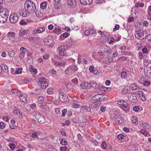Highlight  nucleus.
<instances>
[{"label": "nucleus", "mask_w": 151, "mask_h": 151, "mask_svg": "<svg viewBox=\"0 0 151 151\" xmlns=\"http://www.w3.org/2000/svg\"><path fill=\"white\" fill-rule=\"evenodd\" d=\"M60 4L59 2H56L54 4V6L55 9H58L60 7Z\"/></svg>", "instance_id": "obj_19"}, {"label": "nucleus", "mask_w": 151, "mask_h": 151, "mask_svg": "<svg viewBox=\"0 0 151 151\" xmlns=\"http://www.w3.org/2000/svg\"><path fill=\"white\" fill-rule=\"evenodd\" d=\"M105 60L106 63L107 64L112 63L113 61L112 58H106Z\"/></svg>", "instance_id": "obj_30"}, {"label": "nucleus", "mask_w": 151, "mask_h": 151, "mask_svg": "<svg viewBox=\"0 0 151 151\" xmlns=\"http://www.w3.org/2000/svg\"><path fill=\"white\" fill-rule=\"evenodd\" d=\"M47 2H43L40 4V7L42 9H45L47 7Z\"/></svg>", "instance_id": "obj_24"}, {"label": "nucleus", "mask_w": 151, "mask_h": 151, "mask_svg": "<svg viewBox=\"0 0 151 151\" xmlns=\"http://www.w3.org/2000/svg\"><path fill=\"white\" fill-rule=\"evenodd\" d=\"M47 93L49 94H52L53 93V90L51 88H49L47 91Z\"/></svg>", "instance_id": "obj_50"}, {"label": "nucleus", "mask_w": 151, "mask_h": 151, "mask_svg": "<svg viewBox=\"0 0 151 151\" xmlns=\"http://www.w3.org/2000/svg\"><path fill=\"white\" fill-rule=\"evenodd\" d=\"M8 37H12L15 36V33L14 32H9L7 34Z\"/></svg>", "instance_id": "obj_40"}, {"label": "nucleus", "mask_w": 151, "mask_h": 151, "mask_svg": "<svg viewBox=\"0 0 151 151\" xmlns=\"http://www.w3.org/2000/svg\"><path fill=\"white\" fill-rule=\"evenodd\" d=\"M8 10L6 8L3 9L0 12V22H6L9 15Z\"/></svg>", "instance_id": "obj_2"}, {"label": "nucleus", "mask_w": 151, "mask_h": 151, "mask_svg": "<svg viewBox=\"0 0 151 151\" xmlns=\"http://www.w3.org/2000/svg\"><path fill=\"white\" fill-rule=\"evenodd\" d=\"M24 7L30 13H35L36 15L37 14L36 5L33 1L29 0L26 1L24 4Z\"/></svg>", "instance_id": "obj_1"}, {"label": "nucleus", "mask_w": 151, "mask_h": 151, "mask_svg": "<svg viewBox=\"0 0 151 151\" xmlns=\"http://www.w3.org/2000/svg\"><path fill=\"white\" fill-rule=\"evenodd\" d=\"M150 84V83L148 81H145L143 85L145 86H148Z\"/></svg>", "instance_id": "obj_57"}, {"label": "nucleus", "mask_w": 151, "mask_h": 151, "mask_svg": "<svg viewBox=\"0 0 151 151\" xmlns=\"http://www.w3.org/2000/svg\"><path fill=\"white\" fill-rule=\"evenodd\" d=\"M71 81L75 84H76L78 83V80L76 78H75L72 79Z\"/></svg>", "instance_id": "obj_49"}, {"label": "nucleus", "mask_w": 151, "mask_h": 151, "mask_svg": "<svg viewBox=\"0 0 151 151\" xmlns=\"http://www.w3.org/2000/svg\"><path fill=\"white\" fill-rule=\"evenodd\" d=\"M81 87L82 88L87 89L90 88V86L89 85V83L86 82H82L80 85Z\"/></svg>", "instance_id": "obj_13"}, {"label": "nucleus", "mask_w": 151, "mask_h": 151, "mask_svg": "<svg viewBox=\"0 0 151 151\" xmlns=\"http://www.w3.org/2000/svg\"><path fill=\"white\" fill-rule=\"evenodd\" d=\"M144 6V4L142 3H136L135 4L136 7H142Z\"/></svg>", "instance_id": "obj_29"}, {"label": "nucleus", "mask_w": 151, "mask_h": 151, "mask_svg": "<svg viewBox=\"0 0 151 151\" xmlns=\"http://www.w3.org/2000/svg\"><path fill=\"white\" fill-rule=\"evenodd\" d=\"M44 100V98L42 96H39L37 99V101L38 103L40 104H42Z\"/></svg>", "instance_id": "obj_28"}, {"label": "nucleus", "mask_w": 151, "mask_h": 151, "mask_svg": "<svg viewBox=\"0 0 151 151\" xmlns=\"http://www.w3.org/2000/svg\"><path fill=\"white\" fill-rule=\"evenodd\" d=\"M18 20V17L16 13L12 14L9 18V21L11 23H15Z\"/></svg>", "instance_id": "obj_7"}, {"label": "nucleus", "mask_w": 151, "mask_h": 151, "mask_svg": "<svg viewBox=\"0 0 151 151\" xmlns=\"http://www.w3.org/2000/svg\"><path fill=\"white\" fill-rule=\"evenodd\" d=\"M2 72L3 71L5 72H8V67L4 65L3 66H1Z\"/></svg>", "instance_id": "obj_26"}, {"label": "nucleus", "mask_w": 151, "mask_h": 151, "mask_svg": "<svg viewBox=\"0 0 151 151\" xmlns=\"http://www.w3.org/2000/svg\"><path fill=\"white\" fill-rule=\"evenodd\" d=\"M131 87L133 90H137L139 89V87L135 83H133L131 84Z\"/></svg>", "instance_id": "obj_22"}, {"label": "nucleus", "mask_w": 151, "mask_h": 151, "mask_svg": "<svg viewBox=\"0 0 151 151\" xmlns=\"http://www.w3.org/2000/svg\"><path fill=\"white\" fill-rule=\"evenodd\" d=\"M67 111V110L66 109H63L62 111V116L64 117Z\"/></svg>", "instance_id": "obj_46"}, {"label": "nucleus", "mask_w": 151, "mask_h": 151, "mask_svg": "<svg viewBox=\"0 0 151 151\" xmlns=\"http://www.w3.org/2000/svg\"><path fill=\"white\" fill-rule=\"evenodd\" d=\"M44 44L48 46H51L52 45L53 40L51 37L50 35L47 36L46 38L43 39Z\"/></svg>", "instance_id": "obj_6"}, {"label": "nucleus", "mask_w": 151, "mask_h": 151, "mask_svg": "<svg viewBox=\"0 0 151 151\" xmlns=\"http://www.w3.org/2000/svg\"><path fill=\"white\" fill-rule=\"evenodd\" d=\"M61 29L60 28H55L54 29L53 31L54 33L56 34H59L61 33Z\"/></svg>", "instance_id": "obj_21"}, {"label": "nucleus", "mask_w": 151, "mask_h": 151, "mask_svg": "<svg viewBox=\"0 0 151 151\" xmlns=\"http://www.w3.org/2000/svg\"><path fill=\"white\" fill-rule=\"evenodd\" d=\"M37 83L39 86L43 89L47 88L49 84V83L46 81L45 78H44L39 79V81L37 82Z\"/></svg>", "instance_id": "obj_3"}, {"label": "nucleus", "mask_w": 151, "mask_h": 151, "mask_svg": "<svg viewBox=\"0 0 151 151\" xmlns=\"http://www.w3.org/2000/svg\"><path fill=\"white\" fill-rule=\"evenodd\" d=\"M19 24H20L23 25L26 24L27 23L26 22H25L24 20H22L20 22Z\"/></svg>", "instance_id": "obj_63"}, {"label": "nucleus", "mask_w": 151, "mask_h": 151, "mask_svg": "<svg viewBox=\"0 0 151 151\" xmlns=\"http://www.w3.org/2000/svg\"><path fill=\"white\" fill-rule=\"evenodd\" d=\"M127 73L125 71L122 72L121 73V76L122 78H125L127 76Z\"/></svg>", "instance_id": "obj_34"}, {"label": "nucleus", "mask_w": 151, "mask_h": 151, "mask_svg": "<svg viewBox=\"0 0 151 151\" xmlns=\"http://www.w3.org/2000/svg\"><path fill=\"white\" fill-rule=\"evenodd\" d=\"M135 36L136 38H138V39L141 36L140 35V32H139V31L136 32V34L135 35Z\"/></svg>", "instance_id": "obj_42"}, {"label": "nucleus", "mask_w": 151, "mask_h": 151, "mask_svg": "<svg viewBox=\"0 0 151 151\" xmlns=\"http://www.w3.org/2000/svg\"><path fill=\"white\" fill-rule=\"evenodd\" d=\"M77 136L78 139L80 141V142H83L84 139L82 138L81 134L79 133L78 134Z\"/></svg>", "instance_id": "obj_37"}, {"label": "nucleus", "mask_w": 151, "mask_h": 151, "mask_svg": "<svg viewBox=\"0 0 151 151\" xmlns=\"http://www.w3.org/2000/svg\"><path fill=\"white\" fill-rule=\"evenodd\" d=\"M29 31L28 29L27 30H22L20 31L19 33V35L20 36H23L25 34H26Z\"/></svg>", "instance_id": "obj_20"}, {"label": "nucleus", "mask_w": 151, "mask_h": 151, "mask_svg": "<svg viewBox=\"0 0 151 151\" xmlns=\"http://www.w3.org/2000/svg\"><path fill=\"white\" fill-rule=\"evenodd\" d=\"M60 143L63 145H65L67 144V142L65 139H62L60 141Z\"/></svg>", "instance_id": "obj_38"}, {"label": "nucleus", "mask_w": 151, "mask_h": 151, "mask_svg": "<svg viewBox=\"0 0 151 151\" xmlns=\"http://www.w3.org/2000/svg\"><path fill=\"white\" fill-rule=\"evenodd\" d=\"M93 0H80V3L84 5H89L92 3Z\"/></svg>", "instance_id": "obj_12"}, {"label": "nucleus", "mask_w": 151, "mask_h": 151, "mask_svg": "<svg viewBox=\"0 0 151 151\" xmlns=\"http://www.w3.org/2000/svg\"><path fill=\"white\" fill-rule=\"evenodd\" d=\"M123 129L124 131L125 132H128L130 131L129 129L126 127H124L123 128Z\"/></svg>", "instance_id": "obj_59"}, {"label": "nucleus", "mask_w": 151, "mask_h": 151, "mask_svg": "<svg viewBox=\"0 0 151 151\" xmlns=\"http://www.w3.org/2000/svg\"><path fill=\"white\" fill-rule=\"evenodd\" d=\"M83 108L85 109L87 111H91L90 108L88 106H84L83 107Z\"/></svg>", "instance_id": "obj_45"}, {"label": "nucleus", "mask_w": 151, "mask_h": 151, "mask_svg": "<svg viewBox=\"0 0 151 151\" xmlns=\"http://www.w3.org/2000/svg\"><path fill=\"white\" fill-rule=\"evenodd\" d=\"M106 110V108L104 106H102L100 110L101 111L103 112Z\"/></svg>", "instance_id": "obj_60"}, {"label": "nucleus", "mask_w": 151, "mask_h": 151, "mask_svg": "<svg viewBox=\"0 0 151 151\" xmlns=\"http://www.w3.org/2000/svg\"><path fill=\"white\" fill-rule=\"evenodd\" d=\"M60 133L63 136H66L67 135L65 132L63 130L61 131Z\"/></svg>", "instance_id": "obj_64"}, {"label": "nucleus", "mask_w": 151, "mask_h": 151, "mask_svg": "<svg viewBox=\"0 0 151 151\" xmlns=\"http://www.w3.org/2000/svg\"><path fill=\"white\" fill-rule=\"evenodd\" d=\"M59 99L61 102H66L69 101L68 98L65 93H60L59 94Z\"/></svg>", "instance_id": "obj_4"}, {"label": "nucleus", "mask_w": 151, "mask_h": 151, "mask_svg": "<svg viewBox=\"0 0 151 151\" xmlns=\"http://www.w3.org/2000/svg\"><path fill=\"white\" fill-rule=\"evenodd\" d=\"M93 33V32H91L90 30H86L84 32V35L87 36H88L90 35H92Z\"/></svg>", "instance_id": "obj_33"}, {"label": "nucleus", "mask_w": 151, "mask_h": 151, "mask_svg": "<svg viewBox=\"0 0 151 151\" xmlns=\"http://www.w3.org/2000/svg\"><path fill=\"white\" fill-rule=\"evenodd\" d=\"M59 53L60 55L63 56H64L66 55V53L64 52L59 51Z\"/></svg>", "instance_id": "obj_56"}, {"label": "nucleus", "mask_w": 151, "mask_h": 151, "mask_svg": "<svg viewBox=\"0 0 151 151\" xmlns=\"http://www.w3.org/2000/svg\"><path fill=\"white\" fill-rule=\"evenodd\" d=\"M78 70L77 66L75 65H72L67 68L65 70V72L68 74L72 73Z\"/></svg>", "instance_id": "obj_5"}, {"label": "nucleus", "mask_w": 151, "mask_h": 151, "mask_svg": "<svg viewBox=\"0 0 151 151\" xmlns=\"http://www.w3.org/2000/svg\"><path fill=\"white\" fill-rule=\"evenodd\" d=\"M19 96L20 101L23 102H26L27 101V95L26 94H20Z\"/></svg>", "instance_id": "obj_14"}, {"label": "nucleus", "mask_w": 151, "mask_h": 151, "mask_svg": "<svg viewBox=\"0 0 151 151\" xmlns=\"http://www.w3.org/2000/svg\"><path fill=\"white\" fill-rule=\"evenodd\" d=\"M114 119L116 121H117L119 123H122L124 122V119L121 117H117L116 116L114 117Z\"/></svg>", "instance_id": "obj_17"}, {"label": "nucleus", "mask_w": 151, "mask_h": 151, "mask_svg": "<svg viewBox=\"0 0 151 151\" xmlns=\"http://www.w3.org/2000/svg\"><path fill=\"white\" fill-rule=\"evenodd\" d=\"M19 13L20 15L23 17H27L30 14L29 12H28L27 9L24 8V9H21L19 11Z\"/></svg>", "instance_id": "obj_10"}, {"label": "nucleus", "mask_w": 151, "mask_h": 151, "mask_svg": "<svg viewBox=\"0 0 151 151\" xmlns=\"http://www.w3.org/2000/svg\"><path fill=\"white\" fill-rule=\"evenodd\" d=\"M29 70L31 72H33L35 74H36L37 72V70L36 68H34L32 65H30L29 66Z\"/></svg>", "instance_id": "obj_25"}, {"label": "nucleus", "mask_w": 151, "mask_h": 151, "mask_svg": "<svg viewBox=\"0 0 151 151\" xmlns=\"http://www.w3.org/2000/svg\"><path fill=\"white\" fill-rule=\"evenodd\" d=\"M66 47L65 45H63L59 47L58 48V50L59 51L64 52L66 50Z\"/></svg>", "instance_id": "obj_23"}, {"label": "nucleus", "mask_w": 151, "mask_h": 151, "mask_svg": "<svg viewBox=\"0 0 151 151\" xmlns=\"http://www.w3.org/2000/svg\"><path fill=\"white\" fill-rule=\"evenodd\" d=\"M119 27V26L118 24H116L115 26V28L113 29L114 31H115L116 30H118Z\"/></svg>", "instance_id": "obj_55"}, {"label": "nucleus", "mask_w": 151, "mask_h": 151, "mask_svg": "<svg viewBox=\"0 0 151 151\" xmlns=\"http://www.w3.org/2000/svg\"><path fill=\"white\" fill-rule=\"evenodd\" d=\"M39 122L41 124H44L45 121V120L44 116L41 115L40 114H38L37 116Z\"/></svg>", "instance_id": "obj_11"}, {"label": "nucleus", "mask_w": 151, "mask_h": 151, "mask_svg": "<svg viewBox=\"0 0 151 151\" xmlns=\"http://www.w3.org/2000/svg\"><path fill=\"white\" fill-rule=\"evenodd\" d=\"M127 97L129 100L132 102H135L137 101V97L134 94L133 95L132 93H129Z\"/></svg>", "instance_id": "obj_8"}, {"label": "nucleus", "mask_w": 151, "mask_h": 151, "mask_svg": "<svg viewBox=\"0 0 151 151\" xmlns=\"http://www.w3.org/2000/svg\"><path fill=\"white\" fill-rule=\"evenodd\" d=\"M89 70L91 72H94V67L93 66H91L89 68Z\"/></svg>", "instance_id": "obj_47"}, {"label": "nucleus", "mask_w": 151, "mask_h": 151, "mask_svg": "<svg viewBox=\"0 0 151 151\" xmlns=\"http://www.w3.org/2000/svg\"><path fill=\"white\" fill-rule=\"evenodd\" d=\"M122 107L126 108L129 105L126 101H122Z\"/></svg>", "instance_id": "obj_36"}, {"label": "nucleus", "mask_w": 151, "mask_h": 151, "mask_svg": "<svg viewBox=\"0 0 151 151\" xmlns=\"http://www.w3.org/2000/svg\"><path fill=\"white\" fill-rule=\"evenodd\" d=\"M100 101L97 100L95 102H93L91 105V107H92L95 108L97 106H99L100 104Z\"/></svg>", "instance_id": "obj_18"}, {"label": "nucleus", "mask_w": 151, "mask_h": 151, "mask_svg": "<svg viewBox=\"0 0 151 151\" xmlns=\"http://www.w3.org/2000/svg\"><path fill=\"white\" fill-rule=\"evenodd\" d=\"M139 108L138 106H135L133 107V110L135 111H137L139 110Z\"/></svg>", "instance_id": "obj_54"}, {"label": "nucleus", "mask_w": 151, "mask_h": 151, "mask_svg": "<svg viewBox=\"0 0 151 151\" xmlns=\"http://www.w3.org/2000/svg\"><path fill=\"white\" fill-rule=\"evenodd\" d=\"M101 147L103 149H106L107 147V145L106 143L105 142H103L102 143Z\"/></svg>", "instance_id": "obj_41"}, {"label": "nucleus", "mask_w": 151, "mask_h": 151, "mask_svg": "<svg viewBox=\"0 0 151 151\" xmlns=\"http://www.w3.org/2000/svg\"><path fill=\"white\" fill-rule=\"evenodd\" d=\"M145 35V38H147V31H145L140 32V35L141 37H144Z\"/></svg>", "instance_id": "obj_35"}, {"label": "nucleus", "mask_w": 151, "mask_h": 151, "mask_svg": "<svg viewBox=\"0 0 151 151\" xmlns=\"http://www.w3.org/2000/svg\"><path fill=\"white\" fill-rule=\"evenodd\" d=\"M25 50L26 52V51H27V50L24 47H21L20 48V50L22 52H24V50Z\"/></svg>", "instance_id": "obj_58"}, {"label": "nucleus", "mask_w": 151, "mask_h": 151, "mask_svg": "<svg viewBox=\"0 0 151 151\" xmlns=\"http://www.w3.org/2000/svg\"><path fill=\"white\" fill-rule=\"evenodd\" d=\"M5 127V124L3 122H1L0 123V127L1 129H3Z\"/></svg>", "instance_id": "obj_44"}, {"label": "nucleus", "mask_w": 151, "mask_h": 151, "mask_svg": "<svg viewBox=\"0 0 151 151\" xmlns=\"http://www.w3.org/2000/svg\"><path fill=\"white\" fill-rule=\"evenodd\" d=\"M101 96V95L99 94L96 95L95 96L92 97L91 99L93 100H95L96 99L97 101L99 100L98 99H101L100 97L99 96Z\"/></svg>", "instance_id": "obj_27"}, {"label": "nucleus", "mask_w": 151, "mask_h": 151, "mask_svg": "<svg viewBox=\"0 0 151 151\" xmlns=\"http://www.w3.org/2000/svg\"><path fill=\"white\" fill-rule=\"evenodd\" d=\"M9 147L11 149L14 150L15 147V146L14 144H11L9 145Z\"/></svg>", "instance_id": "obj_53"}, {"label": "nucleus", "mask_w": 151, "mask_h": 151, "mask_svg": "<svg viewBox=\"0 0 151 151\" xmlns=\"http://www.w3.org/2000/svg\"><path fill=\"white\" fill-rule=\"evenodd\" d=\"M69 34L67 32H65L63 34V37L64 38H66L69 36Z\"/></svg>", "instance_id": "obj_51"}, {"label": "nucleus", "mask_w": 151, "mask_h": 151, "mask_svg": "<svg viewBox=\"0 0 151 151\" xmlns=\"http://www.w3.org/2000/svg\"><path fill=\"white\" fill-rule=\"evenodd\" d=\"M15 54V53L13 51H11L9 52V55L11 57H13Z\"/></svg>", "instance_id": "obj_48"}, {"label": "nucleus", "mask_w": 151, "mask_h": 151, "mask_svg": "<svg viewBox=\"0 0 151 151\" xmlns=\"http://www.w3.org/2000/svg\"><path fill=\"white\" fill-rule=\"evenodd\" d=\"M89 85L90 86V88L91 87H93L95 89H96L97 88V86L98 87L97 83L93 81H90L89 82Z\"/></svg>", "instance_id": "obj_16"}, {"label": "nucleus", "mask_w": 151, "mask_h": 151, "mask_svg": "<svg viewBox=\"0 0 151 151\" xmlns=\"http://www.w3.org/2000/svg\"><path fill=\"white\" fill-rule=\"evenodd\" d=\"M128 92V90L127 89L124 88L123 89L122 91L123 94H125L127 93Z\"/></svg>", "instance_id": "obj_62"}, {"label": "nucleus", "mask_w": 151, "mask_h": 151, "mask_svg": "<svg viewBox=\"0 0 151 151\" xmlns=\"http://www.w3.org/2000/svg\"><path fill=\"white\" fill-rule=\"evenodd\" d=\"M124 136L122 134H120L118 135L117 137V138L119 139H121L124 138Z\"/></svg>", "instance_id": "obj_43"}, {"label": "nucleus", "mask_w": 151, "mask_h": 151, "mask_svg": "<svg viewBox=\"0 0 151 151\" xmlns=\"http://www.w3.org/2000/svg\"><path fill=\"white\" fill-rule=\"evenodd\" d=\"M134 20V18L132 17H129L128 20V21L129 22H131Z\"/></svg>", "instance_id": "obj_52"}, {"label": "nucleus", "mask_w": 151, "mask_h": 151, "mask_svg": "<svg viewBox=\"0 0 151 151\" xmlns=\"http://www.w3.org/2000/svg\"><path fill=\"white\" fill-rule=\"evenodd\" d=\"M45 148L47 150H53L54 148L53 146L50 145H48L46 146Z\"/></svg>", "instance_id": "obj_39"}, {"label": "nucleus", "mask_w": 151, "mask_h": 151, "mask_svg": "<svg viewBox=\"0 0 151 151\" xmlns=\"http://www.w3.org/2000/svg\"><path fill=\"white\" fill-rule=\"evenodd\" d=\"M133 123L134 124H137L138 123V121L137 120V118L136 117H134L132 120Z\"/></svg>", "instance_id": "obj_31"}, {"label": "nucleus", "mask_w": 151, "mask_h": 151, "mask_svg": "<svg viewBox=\"0 0 151 151\" xmlns=\"http://www.w3.org/2000/svg\"><path fill=\"white\" fill-rule=\"evenodd\" d=\"M11 92L14 93H19V94H20L21 93V91L19 89H12L11 90Z\"/></svg>", "instance_id": "obj_32"}, {"label": "nucleus", "mask_w": 151, "mask_h": 151, "mask_svg": "<svg viewBox=\"0 0 151 151\" xmlns=\"http://www.w3.org/2000/svg\"><path fill=\"white\" fill-rule=\"evenodd\" d=\"M19 13L20 15L23 17H27L30 14L29 12H28L27 9L24 8V9H21L19 11Z\"/></svg>", "instance_id": "obj_9"}, {"label": "nucleus", "mask_w": 151, "mask_h": 151, "mask_svg": "<svg viewBox=\"0 0 151 151\" xmlns=\"http://www.w3.org/2000/svg\"><path fill=\"white\" fill-rule=\"evenodd\" d=\"M45 30L44 27H39L33 31V33H40L43 32Z\"/></svg>", "instance_id": "obj_15"}, {"label": "nucleus", "mask_w": 151, "mask_h": 151, "mask_svg": "<svg viewBox=\"0 0 151 151\" xmlns=\"http://www.w3.org/2000/svg\"><path fill=\"white\" fill-rule=\"evenodd\" d=\"M37 132H34L32 134V137L34 138H37Z\"/></svg>", "instance_id": "obj_61"}]
</instances>
